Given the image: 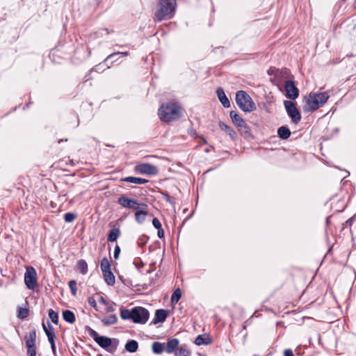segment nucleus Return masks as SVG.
<instances>
[{"mask_svg":"<svg viewBox=\"0 0 356 356\" xmlns=\"http://www.w3.org/2000/svg\"><path fill=\"white\" fill-rule=\"evenodd\" d=\"M181 108L177 103H166L159 108L158 114L163 122H171L180 118Z\"/></svg>","mask_w":356,"mask_h":356,"instance_id":"2","label":"nucleus"},{"mask_svg":"<svg viewBox=\"0 0 356 356\" xmlns=\"http://www.w3.org/2000/svg\"><path fill=\"white\" fill-rule=\"evenodd\" d=\"M157 231H158V232H157L158 237L159 238H163L164 237V231H163V228L159 229Z\"/></svg>","mask_w":356,"mask_h":356,"instance_id":"52","label":"nucleus"},{"mask_svg":"<svg viewBox=\"0 0 356 356\" xmlns=\"http://www.w3.org/2000/svg\"><path fill=\"white\" fill-rule=\"evenodd\" d=\"M168 311L163 309H157L155 312L154 318L152 322L153 324L163 323L168 316Z\"/></svg>","mask_w":356,"mask_h":356,"instance_id":"15","label":"nucleus"},{"mask_svg":"<svg viewBox=\"0 0 356 356\" xmlns=\"http://www.w3.org/2000/svg\"><path fill=\"white\" fill-rule=\"evenodd\" d=\"M152 270H148L147 271V273H152Z\"/></svg>","mask_w":356,"mask_h":356,"instance_id":"57","label":"nucleus"},{"mask_svg":"<svg viewBox=\"0 0 356 356\" xmlns=\"http://www.w3.org/2000/svg\"><path fill=\"white\" fill-rule=\"evenodd\" d=\"M211 343V340L208 337H204L203 335H198L195 340V343L197 346L208 345Z\"/></svg>","mask_w":356,"mask_h":356,"instance_id":"32","label":"nucleus"},{"mask_svg":"<svg viewBox=\"0 0 356 356\" xmlns=\"http://www.w3.org/2000/svg\"><path fill=\"white\" fill-rule=\"evenodd\" d=\"M120 181L122 182H129L136 184H144L148 182V180L140 178V177H127L124 178H122Z\"/></svg>","mask_w":356,"mask_h":356,"instance_id":"18","label":"nucleus"},{"mask_svg":"<svg viewBox=\"0 0 356 356\" xmlns=\"http://www.w3.org/2000/svg\"><path fill=\"white\" fill-rule=\"evenodd\" d=\"M290 75V70L287 68L279 69L275 77L271 79V81L276 86H280Z\"/></svg>","mask_w":356,"mask_h":356,"instance_id":"10","label":"nucleus"},{"mask_svg":"<svg viewBox=\"0 0 356 356\" xmlns=\"http://www.w3.org/2000/svg\"><path fill=\"white\" fill-rule=\"evenodd\" d=\"M42 327L43 330L47 336L48 341L50 343L51 345V349L52 350V353L54 355H56V346H55V334L54 332V328L52 325L49 323H48V327L45 325V324L42 323Z\"/></svg>","mask_w":356,"mask_h":356,"instance_id":"11","label":"nucleus"},{"mask_svg":"<svg viewBox=\"0 0 356 356\" xmlns=\"http://www.w3.org/2000/svg\"><path fill=\"white\" fill-rule=\"evenodd\" d=\"M329 95L326 92H311L308 97H305V104L303 106L305 112H311L316 111L326 103Z\"/></svg>","mask_w":356,"mask_h":356,"instance_id":"3","label":"nucleus"},{"mask_svg":"<svg viewBox=\"0 0 356 356\" xmlns=\"http://www.w3.org/2000/svg\"><path fill=\"white\" fill-rule=\"evenodd\" d=\"M63 139L58 140V143H60L61 141H63Z\"/></svg>","mask_w":356,"mask_h":356,"instance_id":"58","label":"nucleus"},{"mask_svg":"<svg viewBox=\"0 0 356 356\" xmlns=\"http://www.w3.org/2000/svg\"><path fill=\"white\" fill-rule=\"evenodd\" d=\"M118 55H122L123 56H127L128 55V52L127 51H124V52H114V53H112L110 55H108L106 58L104 60V62H107L108 60L110 59H113V57H115L116 56H118Z\"/></svg>","mask_w":356,"mask_h":356,"instance_id":"41","label":"nucleus"},{"mask_svg":"<svg viewBox=\"0 0 356 356\" xmlns=\"http://www.w3.org/2000/svg\"><path fill=\"white\" fill-rule=\"evenodd\" d=\"M76 215L73 213H66L64 215V220L66 222H72L76 218Z\"/></svg>","mask_w":356,"mask_h":356,"instance_id":"39","label":"nucleus"},{"mask_svg":"<svg viewBox=\"0 0 356 356\" xmlns=\"http://www.w3.org/2000/svg\"><path fill=\"white\" fill-rule=\"evenodd\" d=\"M101 270L103 272L111 270V264L108 259L106 257H104L100 263Z\"/></svg>","mask_w":356,"mask_h":356,"instance_id":"34","label":"nucleus"},{"mask_svg":"<svg viewBox=\"0 0 356 356\" xmlns=\"http://www.w3.org/2000/svg\"><path fill=\"white\" fill-rule=\"evenodd\" d=\"M49 317L56 325L58 323V314L51 309L49 311Z\"/></svg>","mask_w":356,"mask_h":356,"instance_id":"37","label":"nucleus"},{"mask_svg":"<svg viewBox=\"0 0 356 356\" xmlns=\"http://www.w3.org/2000/svg\"><path fill=\"white\" fill-rule=\"evenodd\" d=\"M120 235V230L119 228L112 229L108 235V241L114 242L117 241Z\"/></svg>","mask_w":356,"mask_h":356,"instance_id":"29","label":"nucleus"},{"mask_svg":"<svg viewBox=\"0 0 356 356\" xmlns=\"http://www.w3.org/2000/svg\"><path fill=\"white\" fill-rule=\"evenodd\" d=\"M101 321L104 325L109 326L114 325L118 322V317L115 314H111L102 318Z\"/></svg>","mask_w":356,"mask_h":356,"instance_id":"21","label":"nucleus"},{"mask_svg":"<svg viewBox=\"0 0 356 356\" xmlns=\"http://www.w3.org/2000/svg\"><path fill=\"white\" fill-rule=\"evenodd\" d=\"M177 8V0H159L158 8L154 13L153 19L160 22L172 19Z\"/></svg>","mask_w":356,"mask_h":356,"instance_id":"1","label":"nucleus"},{"mask_svg":"<svg viewBox=\"0 0 356 356\" xmlns=\"http://www.w3.org/2000/svg\"><path fill=\"white\" fill-rule=\"evenodd\" d=\"M24 283L29 289H34L37 283V273L33 266H27L24 274Z\"/></svg>","mask_w":356,"mask_h":356,"instance_id":"7","label":"nucleus"},{"mask_svg":"<svg viewBox=\"0 0 356 356\" xmlns=\"http://www.w3.org/2000/svg\"><path fill=\"white\" fill-rule=\"evenodd\" d=\"M161 195H162V197L168 202H169L170 204L173 205L175 204V202L172 200L171 197L166 191H160Z\"/></svg>","mask_w":356,"mask_h":356,"instance_id":"42","label":"nucleus"},{"mask_svg":"<svg viewBox=\"0 0 356 356\" xmlns=\"http://www.w3.org/2000/svg\"><path fill=\"white\" fill-rule=\"evenodd\" d=\"M284 356H295L293 351L291 349H286L284 352Z\"/></svg>","mask_w":356,"mask_h":356,"instance_id":"51","label":"nucleus"},{"mask_svg":"<svg viewBox=\"0 0 356 356\" xmlns=\"http://www.w3.org/2000/svg\"><path fill=\"white\" fill-rule=\"evenodd\" d=\"M352 222H353V218H349V219L346 222V223L347 225H350H350H351V224H352Z\"/></svg>","mask_w":356,"mask_h":356,"instance_id":"55","label":"nucleus"},{"mask_svg":"<svg viewBox=\"0 0 356 356\" xmlns=\"http://www.w3.org/2000/svg\"><path fill=\"white\" fill-rule=\"evenodd\" d=\"M149 237L145 234L140 236L138 238V245L139 247L143 248L147 242Z\"/></svg>","mask_w":356,"mask_h":356,"instance_id":"38","label":"nucleus"},{"mask_svg":"<svg viewBox=\"0 0 356 356\" xmlns=\"http://www.w3.org/2000/svg\"><path fill=\"white\" fill-rule=\"evenodd\" d=\"M88 304L93 308L97 307V302L93 297L88 298Z\"/></svg>","mask_w":356,"mask_h":356,"instance_id":"50","label":"nucleus"},{"mask_svg":"<svg viewBox=\"0 0 356 356\" xmlns=\"http://www.w3.org/2000/svg\"><path fill=\"white\" fill-rule=\"evenodd\" d=\"M132 321L135 323L145 324L149 316V311L142 307H135L132 309Z\"/></svg>","mask_w":356,"mask_h":356,"instance_id":"5","label":"nucleus"},{"mask_svg":"<svg viewBox=\"0 0 356 356\" xmlns=\"http://www.w3.org/2000/svg\"><path fill=\"white\" fill-rule=\"evenodd\" d=\"M237 128L241 134L245 138H248L250 136V130L245 122Z\"/></svg>","mask_w":356,"mask_h":356,"instance_id":"30","label":"nucleus"},{"mask_svg":"<svg viewBox=\"0 0 356 356\" xmlns=\"http://www.w3.org/2000/svg\"><path fill=\"white\" fill-rule=\"evenodd\" d=\"M78 270L83 275L88 273V264L84 259H80L77 261Z\"/></svg>","mask_w":356,"mask_h":356,"instance_id":"31","label":"nucleus"},{"mask_svg":"<svg viewBox=\"0 0 356 356\" xmlns=\"http://www.w3.org/2000/svg\"><path fill=\"white\" fill-rule=\"evenodd\" d=\"M104 30L106 32V34H109L110 33V31H108V29H105Z\"/></svg>","mask_w":356,"mask_h":356,"instance_id":"56","label":"nucleus"},{"mask_svg":"<svg viewBox=\"0 0 356 356\" xmlns=\"http://www.w3.org/2000/svg\"><path fill=\"white\" fill-rule=\"evenodd\" d=\"M284 105L291 121L295 124H298L301 120V114L297 108L296 103L289 100H285Z\"/></svg>","mask_w":356,"mask_h":356,"instance_id":"6","label":"nucleus"},{"mask_svg":"<svg viewBox=\"0 0 356 356\" xmlns=\"http://www.w3.org/2000/svg\"><path fill=\"white\" fill-rule=\"evenodd\" d=\"M152 225L155 229L157 230L162 228V225L159 220L156 218H153Z\"/></svg>","mask_w":356,"mask_h":356,"instance_id":"46","label":"nucleus"},{"mask_svg":"<svg viewBox=\"0 0 356 356\" xmlns=\"http://www.w3.org/2000/svg\"><path fill=\"white\" fill-rule=\"evenodd\" d=\"M106 311L108 312H113L115 311V309L114 307L112 306V305H109L107 308H106Z\"/></svg>","mask_w":356,"mask_h":356,"instance_id":"54","label":"nucleus"},{"mask_svg":"<svg viewBox=\"0 0 356 356\" xmlns=\"http://www.w3.org/2000/svg\"><path fill=\"white\" fill-rule=\"evenodd\" d=\"M132 309H120V317L123 320H131L132 319Z\"/></svg>","mask_w":356,"mask_h":356,"instance_id":"33","label":"nucleus"},{"mask_svg":"<svg viewBox=\"0 0 356 356\" xmlns=\"http://www.w3.org/2000/svg\"><path fill=\"white\" fill-rule=\"evenodd\" d=\"M216 94L218 99L225 108H229L230 106V102L227 97L224 90L222 88H218L216 90Z\"/></svg>","mask_w":356,"mask_h":356,"instance_id":"17","label":"nucleus"},{"mask_svg":"<svg viewBox=\"0 0 356 356\" xmlns=\"http://www.w3.org/2000/svg\"><path fill=\"white\" fill-rule=\"evenodd\" d=\"M136 170L143 175H154L158 173L157 168L149 163H141L136 165Z\"/></svg>","mask_w":356,"mask_h":356,"instance_id":"13","label":"nucleus"},{"mask_svg":"<svg viewBox=\"0 0 356 356\" xmlns=\"http://www.w3.org/2000/svg\"><path fill=\"white\" fill-rule=\"evenodd\" d=\"M124 348L129 353H135L138 348V343L136 340H129L125 344Z\"/></svg>","mask_w":356,"mask_h":356,"instance_id":"26","label":"nucleus"},{"mask_svg":"<svg viewBox=\"0 0 356 356\" xmlns=\"http://www.w3.org/2000/svg\"><path fill=\"white\" fill-rule=\"evenodd\" d=\"M291 134V133L290 129L285 126H282L277 129V135L282 139H288Z\"/></svg>","mask_w":356,"mask_h":356,"instance_id":"23","label":"nucleus"},{"mask_svg":"<svg viewBox=\"0 0 356 356\" xmlns=\"http://www.w3.org/2000/svg\"><path fill=\"white\" fill-rule=\"evenodd\" d=\"M68 284L72 295L75 296L77 292L76 282L72 280L69 282Z\"/></svg>","mask_w":356,"mask_h":356,"instance_id":"40","label":"nucleus"},{"mask_svg":"<svg viewBox=\"0 0 356 356\" xmlns=\"http://www.w3.org/2000/svg\"><path fill=\"white\" fill-rule=\"evenodd\" d=\"M99 302L103 305H108L107 301L103 297H100Z\"/></svg>","mask_w":356,"mask_h":356,"instance_id":"53","label":"nucleus"},{"mask_svg":"<svg viewBox=\"0 0 356 356\" xmlns=\"http://www.w3.org/2000/svg\"><path fill=\"white\" fill-rule=\"evenodd\" d=\"M105 282L108 286L114 285L115 282V275L111 270H107L102 273Z\"/></svg>","mask_w":356,"mask_h":356,"instance_id":"22","label":"nucleus"},{"mask_svg":"<svg viewBox=\"0 0 356 356\" xmlns=\"http://www.w3.org/2000/svg\"><path fill=\"white\" fill-rule=\"evenodd\" d=\"M117 202L123 208L136 210L138 207V201L136 199L129 198L125 195L118 197Z\"/></svg>","mask_w":356,"mask_h":356,"instance_id":"8","label":"nucleus"},{"mask_svg":"<svg viewBox=\"0 0 356 356\" xmlns=\"http://www.w3.org/2000/svg\"><path fill=\"white\" fill-rule=\"evenodd\" d=\"M229 117L232 119V122L234 125L238 127L243 124L245 121L235 111H232L229 113Z\"/></svg>","mask_w":356,"mask_h":356,"instance_id":"19","label":"nucleus"},{"mask_svg":"<svg viewBox=\"0 0 356 356\" xmlns=\"http://www.w3.org/2000/svg\"><path fill=\"white\" fill-rule=\"evenodd\" d=\"M286 97L289 99H296L299 95L298 88L295 86L294 82L291 80L285 81Z\"/></svg>","mask_w":356,"mask_h":356,"instance_id":"9","label":"nucleus"},{"mask_svg":"<svg viewBox=\"0 0 356 356\" xmlns=\"http://www.w3.org/2000/svg\"><path fill=\"white\" fill-rule=\"evenodd\" d=\"M191 351L186 344L180 345L176 350L175 356H191Z\"/></svg>","mask_w":356,"mask_h":356,"instance_id":"20","label":"nucleus"},{"mask_svg":"<svg viewBox=\"0 0 356 356\" xmlns=\"http://www.w3.org/2000/svg\"><path fill=\"white\" fill-rule=\"evenodd\" d=\"M219 127L223 131H225L232 140H235L237 137L236 132L233 129L232 127L226 124L225 122L220 121L218 123Z\"/></svg>","mask_w":356,"mask_h":356,"instance_id":"16","label":"nucleus"},{"mask_svg":"<svg viewBox=\"0 0 356 356\" xmlns=\"http://www.w3.org/2000/svg\"><path fill=\"white\" fill-rule=\"evenodd\" d=\"M17 312V317L21 319H24L29 316V310L27 308L19 307Z\"/></svg>","mask_w":356,"mask_h":356,"instance_id":"36","label":"nucleus"},{"mask_svg":"<svg viewBox=\"0 0 356 356\" xmlns=\"http://www.w3.org/2000/svg\"><path fill=\"white\" fill-rule=\"evenodd\" d=\"M36 342V331L33 329L29 332V336L26 337V347L35 346Z\"/></svg>","mask_w":356,"mask_h":356,"instance_id":"24","label":"nucleus"},{"mask_svg":"<svg viewBox=\"0 0 356 356\" xmlns=\"http://www.w3.org/2000/svg\"><path fill=\"white\" fill-rule=\"evenodd\" d=\"M181 297V291L179 288L176 289L171 296V302L177 303Z\"/></svg>","mask_w":356,"mask_h":356,"instance_id":"35","label":"nucleus"},{"mask_svg":"<svg viewBox=\"0 0 356 356\" xmlns=\"http://www.w3.org/2000/svg\"><path fill=\"white\" fill-rule=\"evenodd\" d=\"M88 334L89 335L94 339V341L96 342V340H97L100 336L98 334V333L92 329L91 327H88Z\"/></svg>","mask_w":356,"mask_h":356,"instance_id":"43","label":"nucleus"},{"mask_svg":"<svg viewBox=\"0 0 356 356\" xmlns=\"http://www.w3.org/2000/svg\"><path fill=\"white\" fill-rule=\"evenodd\" d=\"M135 220L138 224H143L147 216V211H136L135 212Z\"/></svg>","mask_w":356,"mask_h":356,"instance_id":"28","label":"nucleus"},{"mask_svg":"<svg viewBox=\"0 0 356 356\" xmlns=\"http://www.w3.org/2000/svg\"><path fill=\"white\" fill-rule=\"evenodd\" d=\"M236 103L244 112L250 113L256 110V106L251 97L244 90L236 93Z\"/></svg>","mask_w":356,"mask_h":356,"instance_id":"4","label":"nucleus"},{"mask_svg":"<svg viewBox=\"0 0 356 356\" xmlns=\"http://www.w3.org/2000/svg\"><path fill=\"white\" fill-rule=\"evenodd\" d=\"M26 348H27L26 353H27L28 356H35L36 355L35 346H27Z\"/></svg>","mask_w":356,"mask_h":356,"instance_id":"44","label":"nucleus"},{"mask_svg":"<svg viewBox=\"0 0 356 356\" xmlns=\"http://www.w3.org/2000/svg\"><path fill=\"white\" fill-rule=\"evenodd\" d=\"M98 339L96 340V343L102 348L105 349L108 352L112 353L115 350L117 345L112 346V339L105 337L100 336Z\"/></svg>","mask_w":356,"mask_h":356,"instance_id":"12","label":"nucleus"},{"mask_svg":"<svg viewBox=\"0 0 356 356\" xmlns=\"http://www.w3.org/2000/svg\"><path fill=\"white\" fill-rule=\"evenodd\" d=\"M152 351L155 354H162L165 350V343L159 341H155L152 345Z\"/></svg>","mask_w":356,"mask_h":356,"instance_id":"25","label":"nucleus"},{"mask_svg":"<svg viewBox=\"0 0 356 356\" xmlns=\"http://www.w3.org/2000/svg\"><path fill=\"white\" fill-rule=\"evenodd\" d=\"M120 248L118 245H117L115 247V249H114V254H113V256H114V258L115 259H118V257H119V255H120Z\"/></svg>","mask_w":356,"mask_h":356,"instance_id":"49","label":"nucleus"},{"mask_svg":"<svg viewBox=\"0 0 356 356\" xmlns=\"http://www.w3.org/2000/svg\"><path fill=\"white\" fill-rule=\"evenodd\" d=\"M179 341L177 338H169L165 343V349L167 353L171 354L175 353L177 348L179 346Z\"/></svg>","mask_w":356,"mask_h":356,"instance_id":"14","label":"nucleus"},{"mask_svg":"<svg viewBox=\"0 0 356 356\" xmlns=\"http://www.w3.org/2000/svg\"><path fill=\"white\" fill-rule=\"evenodd\" d=\"M279 69L275 67H270L268 70V74L270 76H274L275 77V74L278 72Z\"/></svg>","mask_w":356,"mask_h":356,"instance_id":"48","label":"nucleus"},{"mask_svg":"<svg viewBox=\"0 0 356 356\" xmlns=\"http://www.w3.org/2000/svg\"><path fill=\"white\" fill-rule=\"evenodd\" d=\"M134 264L135 265V266L136 267V268L138 270H140V268L143 266V261L140 259H136L134 260Z\"/></svg>","mask_w":356,"mask_h":356,"instance_id":"47","label":"nucleus"},{"mask_svg":"<svg viewBox=\"0 0 356 356\" xmlns=\"http://www.w3.org/2000/svg\"><path fill=\"white\" fill-rule=\"evenodd\" d=\"M136 207L137 209L135 211H147L148 205L146 203L138 202V207L136 206Z\"/></svg>","mask_w":356,"mask_h":356,"instance_id":"45","label":"nucleus"},{"mask_svg":"<svg viewBox=\"0 0 356 356\" xmlns=\"http://www.w3.org/2000/svg\"><path fill=\"white\" fill-rule=\"evenodd\" d=\"M63 318L67 323H73L76 321L74 314L70 310H65L63 312Z\"/></svg>","mask_w":356,"mask_h":356,"instance_id":"27","label":"nucleus"}]
</instances>
